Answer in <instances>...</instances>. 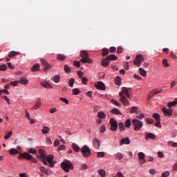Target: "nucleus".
Segmentation results:
<instances>
[{
	"instance_id": "nucleus-35",
	"label": "nucleus",
	"mask_w": 177,
	"mask_h": 177,
	"mask_svg": "<svg viewBox=\"0 0 177 177\" xmlns=\"http://www.w3.org/2000/svg\"><path fill=\"white\" fill-rule=\"evenodd\" d=\"M109 53H110V51H109V49H107V48L102 49V56H107V55H109Z\"/></svg>"
},
{
	"instance_id": "nucleus-54",
	"label": "nucleus",
	"mask_w": 177,
	"mask_h": 177,
	"mask_svg": "<svg viewBox=\"0 0 177 177\" xmlns=\"http://www.w3.org/2000/svg\"><path fill=\"white\" fill-rule=\"evenodd\" d=\"M73 66H75V67H77V68L81 67V62L78 61H74Z\"/></svg>"
},
{
	"instance_id": "nucleus-51",
	"label": "nucleus",
	"mask_w": 177,
	"mask_h": 177,
	"mask_svg": "<svg viewBox=\"0 0 177 177\" xmlns=\"http://www.w3.org/2000/svg\"><path fill=\"white\" fill-rule=\"evenodd\" d=\"M80 89L78 88H73V95H80Z\"/></svg>"
},
{
	"instance_id": "nucleus-17",
	"label": "nucleus",
	"mask_w": 177,
	"mask_h": 177,
	"mask_svg": "<svg viewBox=\"0 0 177 177\" xmlns=\"http://www.w3.org/2000/svg\"><path fill=\"white\" fill-rule=\"evenodd\" d=\"M106 59H108L109 62H115V60L118 59V57L115 56V55L114 54H111L110 55H108L106 57Z\"/></svg>"
},
{
	"instance_id": "nucleus-5",
	"label": "nucleus",
	"mask_w": 177,
	"mask_h": 177,
	"mask_svg": "<svg viewBox=\"0 0 177 177\" xmlns=\"http://www.w3.org/2000/svg\"><path fill=\"white\" fill-rule=\"evenodd\" d=\"M132 124L134 127V131H140V129H142V127H143V123L142 121L138 119H133L132 120Z\"/></svg>"
},
{
	"instance_id": "nucleus-15",
	"label": "nucleus",
	"mask_w": 177,
	"mask_h": 177,
	"mask_svg": "<svg viewBox=\"0 0 177 177\" xmlns=\"http://www.w3.org/2000/svg\"><path fill=\"white\" fill-rule=\"evenodd\" d=\"M41 85L44 86V88H47V89H52L53 88V86L47 82H41Z\"/></svg>"
},
{
	"instance_id": "nucleus-53",
	"label": "nucleus",
	"mask_w": 177,
	"mask_h": 177,
	"mask_svg": "<svg viewBox=\"0 0 177 177\" xmlns=\"http://www.w3.org/2000/svg\"><path fill=\"white\" fill-rule=\"evenodd\" d=\"M123 52H124V48H122V47H121V46L118 47L117 53H118L120 55V54L122 53Z\"/></svg>"
},
{
	"instance_id": "nucleus-14",
	"label": "nucleus",
	"mask_w": 177,
	"mask_h": 177,
	"mask_svg": "<svg viewBox=\"0 0 177 177\" xmlns=\"http://www.w3.org/2000/svg\"><path fill=\"white\" fill-rule=\"evenodd\" d=\"M109 64H110V61L107 59V57L105 59H102L101 66L103 67H108Z\"/></svg>"
},
{
	"instance_id": "nucleus-63",
	"label": "nucleus",
	"mask_w": 177,
	"mask_h": 177,
	"mask_svg": "<svg viewBox=\"0 0 177 177\" xmlns=\"http://www.w3.org/2000/svg\"><path fill=\"white\" fill-rule=\"evenodd\" d=\"M169 176V171H165L162 174L161 177H168Z\"/></svg>"
},
{
	"instance_id": "nucleus-7",
	"label": "nucleus",
	"mask_w": 177,
	"mask_h": 177,
	"mask_svg": "<svg viewBox=\"0 0 177 177\" xmlns=\"http://www.w3.org/2000/svg\"><path fill=\"white\" fill-rule=\"evenodd\" d=\"M109 123L111 125V131H117V128H118V125L117 124V120H115V119L114 118H111Z\"/></svg>"
},
{
	"instance_id": "nucleus-43",
	"label": "nucleus",
	"mask_w": 177,
	"mask_h": 177,
	"mask_svg": "<svg viewBox=\"0 0 177 177\" xmlns=\"http://www.w3.org/2000/svg\"><path fill=\"white\" fill-rule=\"evenodd\" d=\"M162 64L165 67H169V64L168 63V60L167 59H164L162 60Z\"/></svg>"
},
{
	"instance_id": "nucleus-58",
	"label": "nucleus",
	"mask_w": 177,
	"mask_h": 177,
	"mask_svg": "<svg viewBox=\"0 0 177 177\" xmlns=\"http://www.w3.org/2000/svg\"><path fill=\"white\" fill-rule=\"evenodd\" d=\"M168 145H171L172 147H177V142L169 141Z\"/></svg>"
},
{
	"instance_id": "nucleus-22",
	"label": "nucleus",
	"mask_w": 177,
	"mask_h": 177,
	"mask_svg": "<svg viewBox=\"0 0 177 177\" xmlns=\"http://www.w3.org/2000/svg\"><path fill=\"white\" fill-rule=\"evenodd\" d=\"M111 113H112V114H116V115H122V113L120 110H118V109H112Z\"/></svg>"
},
{
	"instance_id": "nucleus-13",
	"label": "nucleus",
	"mask_w": 177,
	"mask_h": 177,
	"mask_svg": "<svg viewBox=\"0 0 177 177\" xmlns=\"http://www.w3.org/2000/svg\"><path fill=\"white\" fill-rule=\"evenodd\" d=\"M93 147H95V149L98 150V149L100 148V141L96 138H94L93 140Z\"/></svg>"
},
{
	"instance_id": "nucleus-6",
	"label": "nucleus",
	"mask_w": 177,
	"mask_h": 177,
	"mask_svg": "<svg viewBox=\"0 0 177 177\" xmlns=\"http://www.w3.org/2000/svg\"><path fill=\"white\" fill-rule=\"evenodd\" d=\"M119 96L120 97V102H121L123 106H130L131 104L125 95H124L122 93H119Z\"/></svg>"
},
{
	"instance_id": "nucleus-2",
	"label": "nucleus",
	"mask_w": 177,
	"mask_h": 177,
	"mask_svg": "<svg viewBox=\"0 0 177 177\" xmlns=\"http://www.w3.org/2000/svg\"><path fill=\"white\" fill-rule=\"evenodd\" d=\"M61 168H62L65 172H70V169H73L74 167L70 160H65L61 163Z\"/></svg>"
},
{
	"instance_id": "nucleus-27",
	"label": "nucleus",
	"mask_w": 177,
	"mask_h": 177,
	"mask_svg": "<svg viewBox=\"0 0 177 177\" xmlns=\"http://www.w3.org/2000/svg\"><path fill=\"white\" fill-rule=\"evenodd\" d=\"M72 148L73 149L74 151H75L76 153L80 152V147H78V145H77V144L73 143Z\"/></svg>"
},
{
	"instance_id": "nucleus-20",
	"label": "nucleus",
	"mask_w": 177,
	"mask_h": 177,
	"mask_svg": "<svg viewBox=\"0 0 177 177\" xmlns=\"http://www.w3.org/2000/svg\"><path fill=\"white\" fill-rule=\"evenodd\" d=\"M41 107V99H37L36 104L33 106L32 109L33 110H38V109Z\"/></svg>"
},
{
	"instance_id": "nucleus-38",
	"label": "nucleus",
	"mask_w": 177,
	"mask_h": 177,
	"mask_svg": "<svg viewBox=\"0 0 177 177\" xmlns=\"http://www.w3.org/2000/svg\"><path fill=\"white\" fill-rule=\"evenodd\" d=\"M98 174L102 177H105L106 176V171H104L103 169L98 170Z\"/></svg>"
},
{
	"instance_id": "nucleus-46",
	"label": "nucleus",
	"mask_w": 177,
	"mask_h": 177,
	"mask_svg": "<svg viewBox=\"0 0 177 177\" xmlns=\"http://www.w3.org/2000/svg\"><path fill=\"white\" fill-rule=\"evenodd\" d=\"M39 153L41 155V158H45V151L42 150V149H39Z\"/></svg>"
},
{
	"instance_id": "nucleus-36",
	"label": "nucleus",
	"mask_w": 177,
	"mask_h": 177,
	"mask_svg": "<svg viewBox=\"0 0 177 177\" xmlns=\"http://www.w3.org/2000/svg\"><path fill=\"white\" fill-rule=\"evenodd\" d=\"M136 59L140 62V63H142V62L145 61V58H143V56L142 55H138Z\"/></svg>"
},
{
	"instance_id": "nucleus-21",
	"label": "nucleus",
	"mask_w": 177,
	"mask_h": 177,
	"mask_svg": "<svg viewBox=\"0 0 177 177\" xmlns=\"http://www.w3.org/2000/svg\"><path fill=\"white\" fill-rule=\"evenodd\" d=\"M57 60L64 62V60H66V55H64L63 54H58L57 56Z\"/></svg>"
},
{
	"instance_id": "nucleus-12",
	"label": "nucleus",
	"mask_w": 177,
	"mask_h": 177,
	"mask_svg": "<svg viewBox=\"0 0 177 177\" xmlns=\"http://www.w3.org/2000/svg\"><path fill=\"white\" fill-rule=\"evenodd\" d=\"M53 155H49L48 156H47V161L50 165L49 167H50L51 168H53V167H55V162L53 161Z\"/></svg>"
},
{
	"instance_id": "nucleus-61",
	"label": "nucleus",
	"mask_w": 177,
	"mask_h": 177,
	"mask_svg": "<svg viewBox=\"0 0 177 177\" xmlns=\"http://www.w3.org/2000/svg\"><path fill=\"white\" fill-rule=\"evenodd\" d=\"M13 133V132L10 131L7 135L5 136L4 138L6 140L9 139V138H10V136H12V134Z\"/></svg>"
},
{
	"instance_id": "nucleus-24",
	"label": "nucleus",
	"mask_w": 177,
	"mask_h": 177,
	"mask_svg": "<svg viewBox=\"0 0 177 177\" xmlns=\"http://www.w3.org/2000/svg\"><path fill=\"white\" fill-rule=\"evenodd\" d=\"M97 117L101 120H104V118H106V113L103 111H100L97 113Z\"/></svg>"
},
{
	"instance_id": "nucleus-31",
	"label": "nucleus",
	"mask_w": 177,
	"mask_h": 177,
	"mask_svg": "<svg viewBox=\"0 0 177 177\" xmlns=\"http://www.w3.org/2000/svg\"><path fill=\"white\" fill-rule=\"evenodd\" d=\"M64 71L67 74H70V73H71V68H70V66H68V65L66 64L64 66Z\"/></svg>"
},
{
	"instance_id": "nucleus-4",
	"label": "nucleus",
	"mask_w": 177,
	"mask_h": 177,
	"mask_svg": "<svg viewBox=\"0 0 177 177\" xmlns=\"http://www.w3.org/2000/svg\"><path fill=\"white\" fill-rule=\"evenodd\" d=\"M80 151H81L82 156L84 157V158H86L88 157H91V156H92V153L91 152V149L86 145L83 146L80 149Z\"/></svg>"
},
{
	"instance_id": "nucleus-64",
	"label": "nucleus",
	"mask_w": 177,
	"mask_h": 177,
	"mask_svg": "<svg viewBox=\"0 0 177 177\" xmlns=\"http://www.w3.org/2000/svg\"><path fill=\"white\" fill-rule=\"evenodd\" d=\"M20 177H29L28 175L26 174V173H21L19 174Z\"/></svg>"
},
{
	"instance_id": "nucleus-55",
	"label": "nucleus",
	"mask_w": 177,
	"mask_h": 177,
	"mask_svg": "<svg viewBox=\"0 0 177 177\" xmlns=\"http://www.w3.org/2000/svg\"><path fill=\"white\" fill-rule=\"evenodd\" d=\"M19 81L16 80V81H14V82H10V85L11 86H17V85H19Z\"/></svg>"
},
{
	"instance_id": "nucleus-32",
	"label": "nucleus",
	"mask_w": 177,
	"mask_h": 177,
	"mask_svg": "<svg viewBox=\"0 0 177 177\" xmlns=\"http://www.w3.org/2000/svg\"><path fill=\"white\" fill-rule=\"evenodd\" d=\"M118 127L120 131H125V126L124 125V123L122 122H120L118 123Z\"/></svg>"
},
{
	"instance_id": "nucleus-11",
	"label": "nucleus",
	"mask_w": 177,
	"mask_h": 177,
	"mask_svg": "<svg viewBox=\"0 0 177 177\" xmlns=\"http://www.w3.org/2000/svg\"><path fill=\"white\" fill-rule=\"evenodd\" d=\"M95 88L97 89H100L101 91H106V86L104 85V82H98L97 84H95Z\"/></svg>"
},
{
	"instance_id": "nucleus-25",
	"label": "nucleus",
	"mask_w": 177,
	"mask_h": 177,
	"mask_svg": "<svg viewBox=\"0 0 177 177\" xmlns=\"http://www.w3.org/2000/svg\"><path fill=\"white\" fill-rule=\"evenodd\" d=\"M31 71H32L33 73H35L36 71H39V64H35V65L32 67Z\"/></svg>"
},
{
	"instance_id": "nucleus-30",
	"label": "nucleus",
	"mask_w": 177,
	"mask_h": 177,
	"mask_svg": "<svg viewBox=\"0 0 177 177\" xmlns=\"http://www.w3.org/2000/svg\"><path fill=\"white\" fill-rule=\"evenodd\" d=\"M115 85H118V86H120V85H121V77H120V76L115 77Z\"/></svg>"
},
{
	"instance_id": "nucleus-34",
	"label": "nucleus",
	"mask_w": 177,
	"mask_h": 177,
	"mask_svg": "<svg viewBox=\"0 0 177 177\" xmlns=\"http://www.w3.org/2000/svg\"><path fill=\"white\" fill-rule=\"evenodd\" d=\"M139 71H140V75H142V77H146L147 73L145 69H143L142 68H140Z\"/></svg>"
},
{
	"instance_id": "nucleus-18",
	"label": "nucleus",
	"mask_w": 177,
	"mask_h": 177,
	"mask_svg": "<svg viewBox=\"0 0 177 177\" xmlns=\"http://www.w3.org/2000/svg\"><path fill=\"white\" fill-rule=\"evenodd\" d=\"M149 139L154 140V139H156V136L152 133H148L145 136V140H149Z\"/></svg>"
},
{
	"instance_id": "nucleus-47",
	"label": "nucleus",
	"mask_w": 177,
	"mask_h": 177,
	"mask_svg": "<svg viewBox=\"0 0 177 177\" xmlns=\"http://www.w3.org/2000/svg\"><path fill=\"white\" fill-rule=\"evenodd\" d=\"M175 104H176V102L174 101L169 102L167 104V106L169 107V109H171V107H173V106H175Z\"/></svg>"
},
{
	"instance_id": "nucleus-49",
	"label": "nucleus",
	"mask_w": 177,
	"mask_h": 177,
	"mask_svg": "<svg viewBox=\"0 0 177 177\" xmlns=\"http://www.w3.org/2000/svg\"><path fill=\"white\" fill-rule=\"evenodd\" d=\"M133 63H134L135 66H137V67H140V66L142 65V62H140L136 59L133 61Z\"/></svg>"
},
{
	"instance_id": "nucleus-9",
	"label": "nucleus",
	"mask_w": 177,
	"mask_h": 177,
	"mask_svg": "<svg viewBox=\"0 0 177 177\" xmlns=\"http://www.w3.org/2000/svg\"><path fill=\"white\" fill-rule=\"evenodd\" d=\"M129 91H131V88L122 87L121 92L122 95H125L126 97L129 99L131 97V94L129 93Z\"/></svg>"
},
{
	"instance_id": "nucleus-40",
	"label": "nucleus",
	"mask_w": 177,
	"mask_h": 177,
	"mask_svg": "<svg viewBox=\"0 0 177 177\" xmlns=\"http://www.w3.org/2000/svg\"><path fill=\"white\" fill-rule=\"evenodd\" d=\"M139 160H143L146 155L143 152H140L138 154Z\"/></svg>"
},
{
	"instance_id": "nucleus-8",
	"label": "nucleus",
	"mask_w": 177,
	"mask_h": 177,
	"mask_svg": "<svg viewBox=\"0 0 177 177\" xmlns=\"http://www.w3.org/2000/svg\"><path fill=\"white\" fill-rule=\"evenodd\" d=\"M162 111L165 115V117H172V111L173 110L171 109H167L165 107H163L162 109Z\"/></svg>"
},
{
	"instance_id": "nucleus-1",
	"label": "nucleus",
	"mask_w": 177,
	"mask_h": 177,
	"mask_svg": "<svg viewBox=\"0 0 177 177\" xmlns=\"http://www.w3.org/2000/svg\"><path fill=\"white\" fill-rule=\"evenodd\" d=\"M80 57H82L80 59L81 63L85 64V63H88V64H92L93 61L89 58V54L86 50L80 51Z\"/></svg>"
},
{
	"instance_id": "nucleus-56",
	"label": "nucleus",
	"mask_w": 177,
	"mask_h": 177,
	"mask_svg": "<svg viewBox=\"0 0 177 177\" xmlns=\"http://www.w3.org/2000/svg\"><path fill=\"white\" fill-rule=\"evenodd\" d=\"M152 92L153 93V95H157L158 93H161L162 92V90L155 89V90L152 91Z\"/></svg>"
},
{
	"instance_id": "nucleus-3",
	"label": "nucleus",
	"mask_w": 177,
	"mask_h": 177,
	"mask_svg": "<svg viewBox=\"0 0 177 177\" xmlns=\"http://www.w3.org/2000/svg\"><path fill=\"white\" fill-rule=\"evenodd\" d=\"M23 158H25V160H31L35 164H37V160L34 158L31 154L28 153L27 152H24V153H20V156H18V160H23Z\"/></svg>"
},
{
	"instance_id": "nucleus-42",
	"label": "nucleus",
	"mask_w": 177,
	"mask_h": 177,
	"mask_svg": "<svg viewBox=\"0 0 177 177\" xmlns=\"http://www.w3.org/2000/svg\"><path fill=\"white\" fill-rule=\"evenodd\" d=\"M153 118L156 120V121H158L161 120V118H160V114L158 113H153Z\"/></svg>"
},
{
	"instance_id": "nucleus-62",
	"label": "nucleus",
	"mask_w": 177,
	"mask_h": 177,
	"mask_svg": "<svg viewBox=\"0 0 177 177\" xmlns=\"http://www.w3.org/2000/svg\"><path fill=\"white\" fill-rule=\"evenodd\" d=\"M136 118H138V120H143L145 118V114L141 113L136 116Z\"/></svg>"
},
{
	"instance_id": "nucleus-41",
	"label": "nucleus",
	"mask_w": 177,
	"mask_h": 177,
	"mask_svg": "<svg viewBox=\"0 0 177 177\" xmlns=\"http://www.w3.org/2000/svg\"><path fill=\"white\" fill-rule=\"evenodd\" d=\"M75 81V80H74V78H71L69 80L68 86H71V88H73V86H74Z\"/></svg>"
},
{
	"instance_id": "nucleus-29",
	"label": "nucleus",
	"mask_w": 177,
	"mask_h": 177,
	"mask_svg": "<svg viewBox=\"0 0 177 177\" xmlns=\"http://www.w3.org/2000/svg\"><path fill=\"white\" fill-rule=\"evenodd\" d=\"M49 127L44 126L41 130V132L44 133V135H47V133H49Z\"/></svg>"
},
{
	"instance_id": "nucleus-10",
	"label": "nucleus",
	"mask_w": 177,
	"mask_h": 177,
	"mask_svg": "<svg viewBox=\"0 0 177 177\" xmlns=\"http://www.w3.org/2000/svg\"><path fill=\"white\" fill-rule=\"evenodd\" d=\"M41 64L44 66V71H48V70H49V68H52V66L50 64H49L48 63V62H46V60H45L44 59H41Z\"/></svg>"
},
{
	"instance_id": "nucleus-39",
	"label": "nucleus",
	"mask_w": 177,
	"mask_h": 177,
	"mask_svg": "<svg viewBox=\"0 0 177 177\" xmlns=\"http://www.w3.org/2000/svg\"><path fill=\"white\" fill-rule=\"evenodd\" d=\"M138 108L137 106H132L130 110V113L133 114L138 111Z\"/></svg>"
},
{
	"instance_id": "nucleus-50",
	"label": "nucleus",
	"mask_w": 177,
	"mask_h": 177,
	"mask_svg": "<svg viewBox=\"0 0 177 177\" xmlns=\"http://www.w3.org/2000/svg\"><path fill=\"white\" fill-rule=\"evenodd\" d=\"M97 157H98V158H103V157H104V152H97Z\"/></svg>"
},
{
	"instance_id": "nucleus-26",
	"label": "nucleus",
	"mask_w": 177,
	"mask_h": 177,
	"mask_svg": "<svg viewBox=\"0 0 177 177\" xmlns=\"http://www.w3.org/2000/svg\"><path fill=\"white\" fill-rule=\"evenodd\" d=\"M17 55H20V52L11 51L8 54L9 57H15V56H17Z\"/></svg>"
},
{
	"instance_id": "nucleus-28",
	"label": "nucleus",
	"mask_w": 177,
	"mask_h": 177,
	"mask_svg": "<svg viewBox=\"0 0 177 177\" xmlns=\"http://www.w3.org/2000/svg\"><path fill=\"white\" fill-rule=\"evenodd\" d=\"M53 80L54 81V82H55V84L60 82V75H56L55 76H54L53 77Z\"/></svg>"
},
{
	"instance_id": "nucleus-48",
	"label": "nucleus",
	"mask_w": 177,
	"mask_h": 177,
	"mask_svg": "<svg viewBox=\"0 0 177 177\" xmlns=\"http://www.w3.org/2000/svg\"><path fill=\"white\" fill-rule=\"evenodd\" d=\"M52 174H53L52 170H50L49 169H46V171L44 173V174L47 175V176H49L50 175H52Z\"/></svg>"
},
{
	"instance_id": "nucleus-52",
	"label": "nucleus",
	"mask_w": 177,
	"mask_h": 177,
	"mask_svg": "<svg viewBox=\"0 0 177 177\" xmlns=\"http://www.w3.org/2000/svg\"><path fill=\"white\" fill-rule=\"evenodd\" d=\"M155 126H156L158 128H161V120H156Z\"/></svg>"
},
{
	"instance_id": "nucleus-37",
	"label": "nucleus",
	"mask_w": 177,
	"mask_h": 177,
	"mask_svg": "<svg viewBox=\"0 0 177 177\" xmlns=\"http://www.w3.org/2000/svg\"><path fill=\"white\" fill-rule=\"evenodd\" d=\"M111 103H113V104H115V106H117L118 107H121V103L118 102L114 99L111 100Z\"/></svg>"
},
{
	"instance_id": "nucleus-59",
	"label": "nucleus",
	"mask_w": 177,
	"mask_h": 177,
	"mask_svg": "<svg viewBox=\"0 0 177 177\" xmlns=\"http://www.w3.org/2000/svg\"><path fill=\"white\" fill-rule=\"evenodd\" d=\"M59 100H61V102H64L66 104H68V100H67V98L60 97Z\"/></svg>"
},
{
	"instance_id": "nucleus-57",
	"label": "nucleus",
	"mask_w": 177,
	"mask_h": 177,
	"mask_svg": "<svg viewBox=\"0 0 177 177\" xmlns=\"http://www.w3.org/2000/svg\"><path fill=\"white\" fill-rule=\"evenodd\" d=\"M100 132L101 133H104L106 132V127L104 125L102 126L100 129Z\"/></svg>"
},
{
	"instance_id": "nucleus-44",
	"label": "nucleus",
	"mask_w": 177,
	"mask_h": 177,
	"mask_svg": "<svg viewBox=\"0 0 177 177\" xmlns=\"http://www.w3.org/2000/svg\"><path fill=\"white\" fill-rule=\"evenodd\" d=\"M7 69H8V66H6V64H3L0 66V71H6V70Z\"/></svg>"
},
{
	"instance_id": "nucleus-60",
	"label": "nucleus",
	"mask_w": 177,
	"mask_h": 177,
	"mask_svg": "<svg viewBox=\"0 0 177 177\" xmlns=\"http://www.w3.org/2000/svg\"><path fill=\"white\" fill-rule=\"evenodd\" d=\"M86 82H88V78H86V77H82V83L84 85H86Z\"/></svg>"
},
{
	"instance_id": "nucleus-45",
	"label": "nucleus",
	"mask_w": 177,
	"mask_h": 177,
	"mask_svg": "<svg viewBox=\"0 0 177 177\" xmlns=\"http://www.w3.org/2000/svg\"><path fill=\"white\" fill-rule=\"evenodd\" d=\"M28 153H31L32 154H37V150L34 148H30L28 149Z\"/></svg>"
},
{
	"instance_id": "nucleus-33",
	"label": "nucleus",
	"mask_w": 177,
	"mask_h": 177,
	"mask_svg": "<svg viewBox=\"0 0 177 177\" xmlns=\"http://www.w3.org/2000/svg\"><path fill=\"white\" fill-rule=\"evenodd\" d=\"M131 119H127L124 122L125 127L128 129L131 128Z\"/></svg>"
},
{
	"instance_id": "nucleus-16",
	"label": "nucleus",
	"mask_w": 177,
	"mask_h": 177,
	"mask_svg": "<svg viewBox=\"0 0 177 177\" xmlns=\"http://www.w3.org/2000/svg\"><path fill=\"white\" fill-rule=\"evenodd\" d=\"M130 143H131V140H129V138H123L120 142V146H122V145H129Z\"/></svg>"
},
{
	"instance_id": "nucleus-23",
	"label": "nucleus",
	"mask_w": 177,
	"mask_h": 177,
	"mask_svg": "<svg viewBox=\"0 0 177 177\" xmlns=\"http://www.w3.org/2000/svg\"><path fill=\"white\" fill-rule=\"evenodd\" d=\"M19 82H20V84L22 85H27V84H28V80H27L26 77H21Z\"/></svg>"
},
{
	"instance_id": "nucleus-19",
	"label": "nucleus",
	"mask_w": 177,
	"mask_h": 177,
	"mask_svg": "<svg viewBox=\"0 0 177 177\" xmlns=\"http://www.w3.org/2000/svg\"><path fill=\"white\" fill-rule=\"evenodd\" d=\"M9 153L11 156H15V154H23V153H20L19 152V151H17L16 149L12 148L11 149L9 150Z\"/></svg>"
}]
</instances>
